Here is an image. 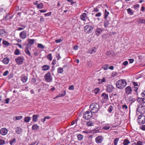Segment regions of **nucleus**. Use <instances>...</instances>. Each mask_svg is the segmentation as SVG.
Instances as JSON below:
<instances>
[{
	"label": "nucleus",
	"mask_w": 145,
	"mask_h": 145,
	"mask_svg": "<svg viewBox=\"0 0 145 145\" xmlns=\"http://www.w3.org/2000/svg\"><path fill=\"white\" fill-rule=\"evenodd\" d=\"M127 85V82L124 80H118L116 83V87L120 89H123Z\"/></svg>",
	"instance_id": "nucleus-1"
},
{
	"label": "nucleus",
	"mask_w": 145,
	"mask_h": 145,
	"mask_svg": "<svg viewBox=\"0 0 145 145\" xmlns=\"http://www.w3.org/2000/svg\"><path fill=\"white\" fill-rule=\"evenodd\" d=\"M99 108V105L97 103H93L90 106V109L91 111L93 113L97 112Z\"/></svg>",
	"instance_id": "nucleus-2"
},
{
	"label": "nucleus",
	"mask_w": 145,
	"mask_h": 145,
	"mask_svg": "<svg viewBox=\"0 0 145 145\" xmlns=\"http://www.w3.org/2000/svg\"><path fill=\"white\" fill-rule=\"evenodd\" d=\"M92 112L89 111H87L83 114V118L85 120H88L92 116Z\"/></svg>",
	"instance_id": "nucleus-3"
},
{
	"label": "nucleus",
	"mask_w": 145,
	"mask_h": 145,
	"mask_svg": "<svg viewBox=\"0 0 145 145\" xmlns=\"http://www.w3.org/2000/svg\"><path fill=\"white\" fill-rule=\"evenodd\" d=\"M137 122L139 124H143L145 123V116L143 114L139 115L138 117Z\"/></svg>",
	"instance_id": "nucleus-4"
},
{
	"label": "nucleus",
	"mask_w": 145,
	"mask_h": 145,
	"mask_svg": "<svg viewBox=\"0 0 145 145\" xmlns=\"http://www.w3.org/2000/svg\"><path fill=\"white\" fill-rule=\"evenodd\" d=\"M137 112L143 114L145 113V106L144 105H141L138 106L137 108Z\"/></svg>",
	"instance_id": "nucleus-5"
},
{
	"label": "nucleus",
	"mask_w": 145,
	"mask_h": 145,
	"mask_svg": "<svg viewBox=\"0 0 145 145\" xmlns=\"http://www.w3.org/2000/svg\"><path fill=\"white\" fill-rule=\"evenodd\" d=\"M84 30L86 33L90 34L93 31V27L89 25H87L84 27Z\"/></svg>",
	"instance_id": "nucleus-6"
},
{
	"label": "nucleus",
	"mask_w": 145,
	"mask_h": 145,
	"mask_svg": "<svg viewBox=\"0 0 145 145\" xmlns=\"http://www.w3.org/2000/svg\"><path fill=\"white\" fill-rule=\"evenodd\" d=\"M44 78L47 82H50L52 81V78L51 77L50 72H48L45 74L44 76Z\"/></svg>",
	"instance_id": "nucleus-7"
},
{
	"label": "nucleus",
	"mask_w": 145,
	"mask_h": 145,
	"mask_svg": "<svg viewBox=\"0 0 145 145\" xmlns=\"http://www.w3.org/2000/svg\"><path fill=\"white\" fill-rule=\"evenodd\" d=\"M24 60V57L23 56L18 57L15 59L16 62L18 65L22 64Z\"/></svg>",
	"instance_id": "nucleus-8"
},
{
	"label": "nucleus",
	"mask_w": 145,
	"mask_h": 145,
	"mask_svg": "<svg viewBox=\"0 0 145 145\" xmlns=\"http://www.w3.org/2000/svg\"><path fill=\"white\" fill-rule=\"evenodd\" d=\"M104 139V138L102 136H97L95 138V142L97 144L101 143Z\"/></svg>",
	"instance_id": "nucleus-9"
},
{
	"label": "nucleus",
	"mask_w": 145,
	"mask_h": 145,
	"mask_svg": "<svg viewBox=\"0 0 145 145\" xmlns=\"http://www.w3.org/2000/svg\"><path fill=\"white\" fill-rule=\"evenodd\" d=\"M20 37L23 39H24L27 37V35L26 33V31H24L21 32L19 34Z\"/></svg>",
	"instance_id": "nucleus-10"
},
{
	"label": "nucleus",
	"mask_w": 145,
	"mask_h": 145,
	"mask_svg": "<svg viewBox=\"0 0 145 145\" xmlns=\"http://www.w3.org/2000/svg\"><path fill=\"white\" fill-rule=\"evenodd\" d=\"M8 130L5 128H3L0 130V134L3 136L6 135L7 133Z\"/></svg>",
	"instance_id": "nucleus-11"
},
{
	"label": "nucleus",
	"mask_w": 145,
	"mask_h": 145,
	"mask_svg": "<svg viewBox=\"0 0 145 145\" xmlns=\"http://www.w3.org/2000/svg\"><path fill=\"white\" fill-rule=\"evenodd\" d=\"M102 99V101L103 102H105L108 99V95L106 93H103L101 95Z\"/></svg>",
	"instance_id": "nucleus-12"
},
{
	"label": "nucleus",
	"mask_w": 145,
	"mask_h": 145,
	"mask_svg": "<svg viewBox=\"0 0 145 145\" xmlns=\"http://www.w3.org/2000/svg\"><path fill=\"white\" fill-rule=\"evenodd\" d=\"M80 18L83 21H85L86 20L88 19V18L87 16L86 13H84L80 16Z\"/></svg>",
	"instance_id": "nucleus-13"
},
{
	"label": "nucleus",
	"mask_w": 145,
	"mask_h": 145,
	"mask_svg": "<svg viewBox=\"0 0 145 145\" xmlns=\"http://www.w3.org/2000/svg\"><path fill=\"white\" fill-rule=\"evenodd\" d=\"M29 47L28 45H27L25 48L24 52L27 55L29 56H31V57H32L31 56V54L29 51Z\"/></svg>",
	"instance_id": "nucleus-14"
},
{
	"label": "nucleus",
	"mask_w": 145,
	"mask_h": 145,
	"mask_svg": "<svg viewBox=\"0 0 145 145\" xmlns=\"http://www.w3.org/2000/svg\"><path fill=\"white\" fill-rule=\"evenodd\" d=\"M106 89L108 93H110L114 89V87L112 85L109 84L107 85Z\"/></svg>",
	"instance_id": "nucleus-15"
},
{
	"label": "nucleus",
	"mask_w": 145,
	"mask_h": 145,
	"mask_svg": "<svg viewBox=\"0 0 145 145\" xmlns=\"http://www.w3.org/2000/svg\"><path fill=\"white\" fill-rule=\"evenodd\" d=\"M137 100L139 103L143 104L145 103V98H138Z\"/></svg>",
	"instance_id": "nucleus-16"
},
{
	"label": "nucleus",
	"mask_w": 145,
	"mask_h": 145,
	"mask_svg": "<svg viewBox=\"0 0 145 145\" xmlns=\"http://www.w3.org/2000/svg\"><path fill=\"white\" fill-rule=\"evenodd\" d=\"M125 92L127 95H129L131 93L132 91L131 87L128 86L125 88Z\"/></svg>",
	"instance_id": "nucleus-17"
},
{
	"label": "nucleus",
	"mask_w": 145,
	"mask_h": 145,
	"mask_svg": "<svg viewBox=\"0 0 145 145\" xmlns=\"http://www.w3.org/2000/svg\"><path fill=\"white\" fill-rule=\"evenodd\" d=\"M102 30L100 28H97L95 30V34L96 35L99 36L102 32Z\"/></svg>",
	"instance_id": "nucleus-18"
},
{
	"label": "nucleus",
	"mask_w": 145,
	"mask_h": 145,
	"mask_svg": "<svg viewBox=\"0 0 145 145\" xmlns=\"http://www.w3.org/2000/svg\"><path fill=\"white\" fill-rule=\"evenodd\" d=\"M97 48L95 47L92 48V49H90L89 50V53L91 54H95L96 52Z\"/></svg>",
	"instance_id": "nucleus-19"
},
{
	"label": "nucleus",
	"mask_w": 145,
	"mask_h": 145,
	"mask_svg": "<svg viewBox=\"0 0 145 145\" xmlns=\"http://www.w3.org/2000/svg\"><path fill=\"white\" fill-rule=\"evenodd\" d=\"M15 131L16 133L20 135L22 133V130L20 127H18L16 128Z\"/></svg>",
	"instance_id": "nucleus-20"
},
{
	"label": "nucleus",
	"mask_w": 145,
	"mask_h": 145,
	"mask_svg": "<svg viewBox=\"0 0 145 145\" xmlns=\"http://www.w3.org/2000/svg\"><path fill=\"white\" fill-rule=\"evenodd\" d=\"M21 80L23 82L25 83L27 82V77L24 75H22L21 76Z\"/></svg>",
	"instance_id": "nucleus-21"
},
{
	"label": "nucleus",
	"mask_w": 145,
	"mask_h": 145,
	"mask_svg": "<svg viewBox=\"0 0 145 145\" xmlns=\"http://www.w3.org/2000/svg\"><path fill=\"white\" fill-rule=\"evenodd\" d=\"M6 34V32L4 29H1L0 30V35L2 36H5Z\"/></svg>",
	"instance_id": "nucleus-22"
},
{
	"label": "nucleus",
	"mask_w": 145,
	"mask_h": 145,
	"mask_svg": "<svg viewBox=\"0 0 145 145\" xmlns=\"http://www.w3.org/2000/svg\"><path fill=\"white\" fill-rule=\"evenodd\" d=\"M39 129V126L37 124L33 125L32 126V130H37Z\"/></svg>",
	"instance_id": "nucleus-23"
},
{
	"label": "nucleus",
	"mask_w": 145,
	"mask_h": 145,
	"mask_svg": "<svg viewBox=\"0 0 145 145\" xmlns=\"http://www.w3.org/2000/svg\"><path fill=\"white\" fill-rule=\"evenodd\" d=\"M39 116L38 114L33 115V121H37L38 118Z\"/></svg>",
	"instance_id": "nucleus-24"
},
{
	"label": "nucleus",
	"mask_w": 145,
	"mask_h": 145,
	"mask_svg": "<svg viewBox=\"0 0 145 145\" xmlns=\"http://www.w3.org/2000/svg\"><path fill=\"white\" fill-rule=\"evenodd\" d=\"M28 44L30 45V46H31L34 43L35 40L34 39H29L28 40Z\"/></svg>",
	"instance_id": "nucleus-25"
},
{
	"label": "nucleus",
	"mask_w": 145,
	"mask_h": 145,
	"mask_svg": "<svg viewBox=\"0 0 145 145\" xmlns=\"http://www.w3.org/2000/svg\"><path fill=\"white\" fill-rule=\"evenodd\" d=\"M9 61V59L8 57H5L4 58L3 60V63L5 64H7L8 63Z\"/></svg>",
	"instance_id": "nucleus-26"
},
{
	"label": "nucleus",
	"mask_w": 145,
	"mask_h": 145,
	"mask_svg": "<svg viewBox=\"0 0 145 145\" xmlns=\"http://www.w3.org/2000/svg\"><path fill=\"white\" fill-rule=\"evenodd\" d=\"M42 69L43 71H47L50 68V66L48 65H45L42 66Z\"/></svg>",
	"instance_id": "nucleus-27"
},
{
	"label": "nucleus",
	"mask_w": 145,
	"mask_h": 145,
	"mask_svg": "<svg viewBox=\"0 0 145 145\" xmlns=\"http://www.w3.org/2000/svg\"><path fill=\"white\" fill-rule=\"evenodd\" d=\"M138 24H145V20L143 19H140L137 21Z\"/></svg>",
	"instance_id": "nucleus-28"
},
{
	"label": "nucleus",
	"mask_w": 145,
	"mask_h": 145,
	"mask_svg": "<svg viewBox=\"0 0 145 145\" xmlns=\"http://www.w3.org/2000/svg\"><path fill=\"white\" fill-rule=\"evenodd\" d=\"M66 95V91H63L61 93H59L57 97L64 96Z\"/></svg>",
	"instance_id": "nucleus-29"
},
{
	"label": "nucleus",
	"mask_w": 145,
	"mask_h": 145,
	"mask_svg": "<svg viewBox=\"0 0 145 145\" xmlns=\"http://www.w3.org/2000/svg\"><path fill=\"white\" fill-rule=\"evenodd\" d=\"M114 108V107L113 106L111 105L110 106L108 110L109 113H111V112L113 110Z\"/></svg>",
	"instance_id": "nucleus-30"
},
{
	"label": "nucleus",
	"mask_w": 145,
	"mask_h": 145,
	"mask_svg": "<svg viewBox=\"0 0 145 145\" xmlns=\"http://www.w3.org/2000/svg\"><path fill=\"white\" fill-rule=\"evenodd\" d=\"M84 137V136L81 134H79L77 136L78 140L79 141L82 140Z\"/></svg>",
	"instance_id": "nucleus-31"
},
{
	"label": "nucleus",
	"mask_w": 145,
	"mask_h": 145,
	"mask_svg": "<svg viewBox=\"0 0 145 145\" xmlns=\"http://www.w3.org/2000/svg\"><path fill=\"white\" fill-rule=\"evenodd\" d=\"M109 22L107 20H106L104 22V26L105 27H107L109 26Z\"/></svg>",
	"instance_id": "nucleus-32"
},
{
	"label": "nucleus",
	"mask_w": 145,
	"mask_h": 145,
	"mask_svg": "<svg viewBox=\"0 0 145 145\" xmlns=\"http://www.w3.org/2000/svg\"><path fill=\"white\" fill-rule=\"evenodd\" d=\"M129 101L131 102V103H134L135 101L136 100L135 98L131 96H130L129 97Z\"/></svg>",
	"instance_id": "nucleus-33"
},
{
	"label": "nucleus",
	"mask_w": 145,
	"mask_h": 145,
	"mask_svg": "<svg viewBox=\"0 0 145 145\" xmlns=\"http://www.w3.org/2000/svg\"><path fill=\"white\" fill-rule=\"evenodd\" d=\"M130 143V142L127 139H125L123 143V144L124 145H128V144Z\"/></svg>",
	"instance_id": "nucleus-34"
},
{
	"label": "nucleus",
	"mask_w": 145,
	"mask_h": 145,
	"mask_svg": "<svg viewBox=\"0 0 145 145\" xmlns=\"http://www.w3.org/2000/svg\"><path fill=\"white\" fill-rule=\"evenodd\" d=\"M86 124L88 126H91L93 125V123L92 121H89L86 122Z\"/></svg>",
	"instance_id": "nucleus-35"
},
{
	"label": "nucleus",
	"mask_w": 145,
	"mask_h": 145,
	"mask_svg": "<svg viewBox=\"0 0 145 145\" xmlns=\"http://www.w3.org/2000/svg\"><path fill=\"white\" fill-rule=\"evenodd\" d=\"M22 118L23 117L22 116H16L13 118V119L14 120H20L22 119Z\"/></svg>",
	"instance_id": "nucleus-36"
},
{
	"label": "nucleus",
	"mask_w": 145,
	"mask_h": 145,
	"mask_svg": "<svg viewBox=\"0 0 145 145\" xmlns=\"http://www.w3.org/2000/svg\"><path fill=\"white\" fill-rule=\"evenodd\" d=\"M31 118L30 117H26L25 118L24 121L26 122H29L31 120Z\"/></svg>",
	"instance_id": "nucleus-37"
},
{
	"label": "nucleus",
	"mask_w": 145,
	"mask_h": 145,
	"mask_svg": "<svg viewBox=\"0 0 145 145\" xmlns=\"http://www.w3.org/2000/svg\"><path fill=\"white\" fill-rule=\"evenodd\" d=\"M109 14V12L106 10H105V16H104V18L105 20H106Z\"/></svg>",
	"instance_id": "nucleus-38"
},
{
	"label": "nucleus",
	"mask_w": 145,
	"mask_h": 145,
	"mask_svg": "<svg viewBox=\"0 0 145 145\" xmlns=\"http://www.w3.org/2000/svg\"><path fill=\"white\" fill-rule=\"evenodd\" d=\"M57 71L58 73L61 74L63 72V70L62 68L59 67L57 69Z\"/></svg>",
	"instance_id": "nucleus-39"
},
{
	"label": "nucleus",
	"mask_w": 145,
	"mask_h": 145,
	"mask_svg": "<svg viewBox=\"0 0 145 145\" xmlns=\"http://www.w3.org/2000/svg\"><path fill=\"white\" fill-rule=\"evenodd\" d=\"M37 8L39 9H42L43 8V4L42 3H39L37 5Z\"/></svg>",
	"instance_id": "nucleus-40"
},
{
	"label": "nucleus",
	"mask_w": 145,
	"mask_h": 145,
	"mask_svg": "<svg viewBox=\"0 0 145 145\" xmlns=\"http://www.w3.org/2000/svg\"><path fill=\"white\" fill-rule=\"evenodd\" d=\"M100 89L98 88H95L93 91L94 93L97 94L100 92Z\"/></svg>",
	"instance_id": "nucleus-41"
},
{
	"label": "nucleus",
	"mask_w": 145,
	"mask_h": 145,
	"mask_svg": "<svg viewBox=\"0 0 145 145\" xmlns=\"http://www.w3.org/2000/svg\"><path fill=\"white\" fill-rule=\"evenodd\" d=\"M127 11L128 13L130 14L131 15H132L133 14V13L132 11V10L130 8H129L127 9Z\"/></svg>",
	"instance_id": "nucleus-42"
},
{
	"label": "nucleus",
	"mask_w": 145,
	"mask_h": 145,
	"mask_svg": "<svg viewBox=\"0 0 145 145\" xmlns=\"http://www.w3.org/2000/svg\"><path fill=\"white\" fill-rule=\"evenodd\" d=\"M110 128V126H108L106 125L103 126L102 127L103 129L106 130L109 129Z\"/></svg>",
	"instance_id": "nucleus-43"
},
{
	"label": "nucleus",
	"mask_w": 145,
	"mask_h": 145,
	"mask_svg": "<svg viewBox=\"0 0 145 145\" xmlns=\"http://www.w3.org/2000/svg\"><path fill=\"white\" fill-rule=\"evenodd\" d=\"M99 80L101 81L99 82V84L102 83V82H105L106 81V79L105 78H103L102 79H98Z\"/></svg>",
	"instance_id": "nucleus-44"
},
{
	"label": "nucleus",
	"mask_w": 145,
	"mask_h": 145,
	"mask_svg": "<svg viewBox=\"0 0 145 145\" xmlns=\"http://www.w3.org/2000/svg\"><path fill=\"white\" fill-rule=\"evenodd\" d=\"M9 142L11 145H12L14 143L16 142L15 138H14L13 140H10Z\"/></svg>",
	"instance_id": "nucleus-45"
},
{
	"label": "nucleus",
	"mask_w": 145,
	"mask_h": 145,
	"mask_svg": "<svg viewBox=\"0 0 145 145\" xmlns=\"http://www.w3.org/2000/svg\"><path fill=\"white\" fill-rule=\"evenodd\" d=\"M3 44L6 46H9L10 45V43L7 41L5 40H3Z\"/></svg>",
	"instance_id": "nucleus-46"
},
{
	"label": "nucleus",
	"mask_w": 145,
	"mask_h": 145,
	"mask_svg": "<svg viewBox=\"0 0 145 145\" xmlns=\"http://www.w3.org/2000/svg\"><path fill=\"white\" fill-rule=\"evenodd\" d=\"M47 58L50 60L51 61L52 59V57L51 54H50L47 56Z\"/></svg>",
	"instance_id": "nucleus-47"
},
{
	"label": "nucleus",
	"mask_w": 145,
	"mask_h": 145,
	"mask_svg": "<svg viewBox=\"0 0 145 145\" xmlns=\"http://www.w3.org/2000/svg\"><path fill=\"white\" fill-rule=\"evenodd\" d=\"M119 140V138H116L114 141V145H117L118 142Z\"/></svg>",
	"instance_id": "nucleus-48"
},
{
	"label": "nucleus",
	"mask_w": 145,
	"mask_h": 145,
	"mask_svg": "<svg viewBox=\"0 0 145 145\" xmlns=\"http://www.w3.org/2000/svg\"><path fill=\"white\" fill-rule=\"evenodd\" d=\"M37 47L38 48L41 49H44V48L43 45L41 44H38Z\"/></svg>",
	"instance_id": "nucleus-49"
},
{
	"label": "nucleus",
	"mask_w": 145,
	"mask_h": 145,
	"mask_svg": "<svg viewBox=\"0 0 145 145\" xmlns=\"http://www.w3.org/2000/svg\"><path fill=\"white\" fill-rule=\"evenodd\" d=\"M140 5L138 4H136L135 5H134V7L135 9L137 10H138V9Z\"/></svg>",
	"instance_id": "nucleus-50"
},
{
	"label": "nucleus",
	"mask_w": 145,
	"mask_h": 145,
	"mask_svg": "<svg viewBox=\"0 0 145 145\" xmlns=\"http://www.w3.org/2000/svg\"><path fill=\"white\" fill-rule=\"evenodd\" d=\"M20 52L18 49H16L14 52V54L15 55H18L20 54Z\"/></svg>",
	"instance_id": "nucleus-51"
},
{
	"label": "nucleus",
	"mask_w": 145,
	"mask_h": 145,
	"mask_svg": "<svg viewBox=\"0 0 145 145\" xmlns=\"http://www.w3.org/2000/svg\"><path fill=\"white\" fill-rule=\"evenodd\" d=\"M108 65L106 64L103 66V68L104 70H106L108 69Z\"/></svg>",
	"instance_id": "nucleus-52"
},
{
	"label": "nucleus",
	"mask_w": 145,
	"mask_h": 145,
	"mask_svg": "<svg viewBox=\"0 0 145 145\" xmlns=\"http://www.w3.org/2000/svg\"><path fill=\"white\" fill-rule=\"evenodd\" d=\"M67 1L71 3L72 5H73V4L76 3L74 2L72 0H67Z\"/></svg>",
	"instance_id": "nucleus-53"
},
{
	"label": "nucleus",
	"mask_w": 145,
	"mask_h": 145,
	"mask_svg": "<svg viewBox=\"0 0 145 145\" xmlns=\"http://www.w3.org/2000/svg\"><path fill=\"white\" fill-rule=\"evenodd\" d=\"M5 143V141L3 140L0 139V145H3Z\"/></svg>",
	"instance_id": "nucleus-54"
},
{
	"label": "nucleus",
	"mask_w": 145,
	"mask_h": 145,
	"mask_svg": "<svg viewBox=\"0 0 145 145\" xmlns=\"http://www.w3.org/2000/svg\"><path fill=\"white\" fill-rule=\"evenodd\" d=\"M106 54V56H112V54L111 53V52L110 51L108 52H107Z\"/></svg>",
	"instance_id": "nucleus-55"
},
{
	"label": "nucleus",
	"mask_w": 145,
	"mask_h": 145,
	"mask_svg": "<svg viewBox=\"0 0 145 145\" xmlns=\"http://www.w3.org/2000/svg\"><path fill=\"white\" fill-rule=\"evenodd\" d=\"M118 74L117 73L115 72H113L111 76L112 77H114L115 76H116Z\"/></svg>",
	"instance_id": "nucleus-56"
},
{
	"label": "nucleus",
	"mask_w": 145,
	"mask_h": 145,
	"mask_svg": "<svg viewBox=\"0 0 145 145\" xmlns=\"http://www.w3.org/2000/svg\"><path fill=\"white\" fill-rule=\"evenodd\" d=\"M8 73H9V71L7 70L6 71L3 73V76H6L7 75H8Z\"/></svg>",
	"instance_id": "nucleus-57"
},
{
	"label": "nucleus",
	"mask_w": 145,
	"mask_h": 145,
	"mask_svg": "<svg viewBox=\"0 0 145 145\" xmlns=\"http://www.w3.org/2000/svg\"><path fill=\"white\" fill-rule=\"evenodd\" d=\"M101 14L102 13L101 12H99L96 14L95 15V16L96 17H99L101 15Z\"/></svg>",
	"instance_id": "nucleus-58"
},
{
	"label": "nucleus",
	"mask_w": 145,
	"mask_h": 145,
	"mask_svg": "<svg viewBox=\"0 0 145 145\" xmlns=\"http://www.w3.org/2000/svg\"><path fill=\"white\" fill-rule=\"evenodd\" d=\"M62 40L60 39H57L55 40V42L57 43H59L61 42L62 41Z\"/></svg>",
	"instance_id": "nucleus-59"
},
{
	"label": "nucleus",
	"mask_w": 145,
	"mask_h": 145,
	"mask_svg": "<svg viewBox=\"0 0 145 145\" xmlns=\"http://www.w3.org/2000/svg\"><path fill=\"white\" fill-rule=\"evenodd\" d=\"M69 90H73L74 89V86L73 85L70 86L69 87Z\"/></svg>",
	"instance_id": "nucleus-60"
},
{
	"label": "nucleus",
	"mask_w": 145,
	"mask_h": 145,
	"mask_svg": "<svg viewBox=\"0 0 145 145\" xmlns=\"http://www.w3.org/2000/svg\"><path fill=\"white\" fill-rule=\"evenodd\" d=\"M52 14V12H49L48 13H46L44 14V16H50Z\"/></svg>",
	"instance_id": "nucleus-61"
},
{
	"label": "nucleus",
	"mask_w": 145,
	"mask_h": 145,
	"mask_svg": "<svg viewBox=\"0 0 145 145\" xmlns=\"http://www.w3.org/2000/svg\"><path fill=\"white\" fill-rule=\"evenodd\" d=\"M5 102H4V103L5 104H8L9 103V101H10V99L9 98H7L5 99Z\"/></svg>",
	"instance_id": "nucleus-62"
},
{
	"label": "nucleus",
	"mask_w": 145,
	"mask_h": 145,
	"mask_svg": "<svg viewBox=\"0 0 145 145\" xmlns=\"http://www.w3.org/2000/svg\"><path fill=\"white\" fill-rule=\"evenodd\" d=\"M136 145H143V142L140 141H138L137 142Z\"/></svg>",
	"instance_id": "nucleus-63"
},
{
	"label": "nucleus",
	"mask_w": 145,
	"mask_h": 145,
	"mask_svg": "<svg viewBox=\"0 0 145 145\" xmlns=\"http://www.w3.org/2000/svg\"><path fill=\"white\" fill-rule=\"evenodd\" d=\"M140 129L143 131H145V125H143L140 127Z\"/></svg>",
	"instance_id": "nucleus-64"
}]
</instances>
